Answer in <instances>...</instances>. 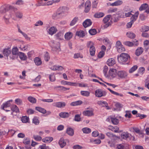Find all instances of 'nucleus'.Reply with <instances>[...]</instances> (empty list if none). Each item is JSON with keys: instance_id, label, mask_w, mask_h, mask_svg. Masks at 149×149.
I'll list each match as a JSON object with an SVG mask.
<instances>
[{"instance_id": "obj_2", "label": "nucleus", "mask_w": 149, "mask_h": 149, "mask_svg": "<svg viewBox=\"0 0 149 149\" xmlns=\"http://www.w3.org/2000/svg\"><path fill=\"white\" fill-rule=\"evenodd\" d=\"M13 8V7L10 5H4L0 7V13L1 14L6 13L9 10Z\"/></svg>"}, {"instance_id": "obj_7", "label": "nucleus", "mask_w": 149, "mask_h": 149, "mask_svg": "<svg viewBox=\"0 0 149 149\" xmlns=\"http://www.w3.org/2000/svg\"><path fill=\"white\" fill-rule=\"evenodd\" d=\"M109 75L113 78L115 77L117 75V71L115 69H110L109 72Z\"/></svg>"}, {"instance_id": "obj_55", "label": "nucleus", "mask_w": 149, "mask_h": 149, "mask_svg": "<svg viewBox=\"0 0 149 149\" xmlns=\"http://www.w3.org/2000/svg\"><path fill=\"white\" fill-rule=\"evenodd\" d=\"M33 138L36 141H40L42 139V138L40 136L38 135H34Z\"/></svg>"}, {"instance_id": "obj_54", "label": "nucleus", "mask_w": 149, "mask_h": 149, "mask_svg": "<svg viewBox=\"0 0 149 149\" xmlns=\"http://www.w3.org/2000/svg\"><path fill=\"white\" fill-rule=\"evenodd\" d=\"M116 149H125V148L123 145L120 144L117 145Z\"/></svg>"}, {"instance_id": "obj_11", "label": "nucleus", "mask_w": 149, "mask_h": 149, "mask_svg": "<svg viewBox=\"0 0 149 149\" xmlns=\"http://www.w3.org/2000/svg\"><path fill=\"white\" fill-rule=\"evenodd\" d=\"M91 6V3L90 1H88L85 3V11L86 13H88L90 7Z\"/></svg>"}, {"instance_id": "obj_40", "label": "nucleus", "mask_w": 149, "mask_h": 149, "mask_svg": "<svg viewBox=\"0 0 149 149\" xmlns=\"http://www.w3.org/2000/svg\"><path fill=\"white\" fill-rule=\"evenodd\" d=\"M90 93V92L88 91H81V94L83 96H88Z\"/></svg>"}, {"instance_id": "obj_28", "label": "nucleus", "mask_w": 149, "mask_h": 149, "mask_svg": "<svg viewBox=\"0 0 149 149\" xmlns=\"http://www.w3.org/2000/svg\"><path fill=\"white\" fill-rule=\"evenodd\" d=\"M112 123L115 125L118 124L119 123L118 119L115 117H111L110 118Z\"/></svg>"}, {"instance_id": "obj_25", "label": "nucleus", "mask_w": 149, "mask_h": 149, "mask_svg": "<svg viewBox=\"0 0 149 149\" xmlns=\"http://www.w3.org/2000/svg\"><path fill=\"white\" fill-rule=\"evenodd\" d=\"M95 48L94 46L92 45L91 47H90V53L91 56H93L95 55Z\"/></svg>"}, {"instance_id": "obj_10", "label": "nucleus", "mask_w": 149, "mask_h": 149, "mask_svg": "<svg viewBox=\"0 0 149 149\" xmlns=\"http://www.w3.org/2000/svg\"><path fill=\"white\" fill-rule=\"evenodd\" d=\"M97 103L99 105L101 106L102 107H106L107 109H110V107L108 106L107 103L106 102L99 101Z\"/></svg>"}, {"instance_id": "obj_26", "label": "nucleus", "mask_w": 149, "mask_h": 149, "mask_svg": "<svg viewBox=\"0 0 149 149\" xmlns=\"http://www.w3.org/2000/svg\"><path fill=\"white\" fill-rule=\"evenodd\" d=\"M34 61L36 64L37 65H40L42 63L41 60L39 58H36Z\"/></svg>"}, {"instance_id": "obj_6", "label": "nucleus", "mask_w": 149, "mask_h": 149, "mask_svg": "<svg viewBox=\"0 0 149 149\" xmlns=\"http://www.w3.org/2000/svg\"><path fill=\"white\" fill-rule=\"evenodd\" d=\"M69 142L68 140H64L63 138H61L59 141L58 143L60 147L63 148L66 145V142L69 143Z\"/></svg>"}, {"instance_id": "obj_56", "label": "nucleus", "mask_w": 149, "mask_h": 149, "mask_svg": "<svg viewBox=\"0 0 149 149\" xmlns=\"http://www.w3.org/2000/svg\"><path fill=\"white\" fill-rule=\"evenodd\" d=\"M49 79L51 81H54L55 80V77L54 74L50 75Z\"/></svg>"}, {"instance_id": "obj_23", "label": "nucleus", "mask_w": 149, "mask_h": 149, "mask_svg": "<svg viewBox=\"0 0 149 149\" xmlns=\"http://www.w3.org/2000/svg\"><path fill=\"white\" fill-rule=\"evenodd\" d=\"M76 34L77 36L81 38L85 36V33L83 31H77L76 32Z\"/></svg>"}, {"instance_id": "obj_30", "label": "nucleus", "mask_w": 149, "mask_h": 149, "mask_svg": "<svg viewBox=\"0 0 149 149\" xmlns=\"http://www.w3.org/2000/svg\"><path fill=\"white\" fill-rule=\"evenodd\" d=\"M129 134L127 132H124L121 134V137L124 139H126L128 138Z\"/></svg>"}, {"instance_id": "obj_57", "label": "nucleus", "mask_w": 149, "mask_h": 149, "mask_svg": "<svg viewBox=\"0 0 149 149\" xmlns=\"http://www.w3.org/2000/svg\"><path fill=\"white\" fill-rule=\"evenodd\" d=\"M57 88H60L61 90H63V91H65L67 90H69L70 89L69 88H67L61 86H56L54 87V89H57Z\"/></svg>"}, {"instance_id": "obj_21", "label": "nucleus", "mask_w": 149, "mask_h": 149, "mask_svg": "<svg viewBox=\"0 0 149 149\" xmlns=\"http://www.w3.org/2000/svg\"><path fill=\"white\" fill-rule=\"evenodd\" d=\"M108 129L115 132H118V131L119 130V128L117 126L113 127L112 126H110L109 127Z\"/></svg>"}, {"instance_id": "obj_19", "label": "nucleus", "mask_w": 149, "mask_h": 149, "mask_svg": "<svg viewBox=\"0 0 149 149\" xmlns=\"http://www.w3.org/2000/svg\"><path fill=\"white\" fill-rule=\"evenodd\" d=\"M123 3V2L121 0H118L116 1L113 3H111L110 5L111 6H117L121 5Z\"/></svg>"}, {"instance_id": "obj_15", "label": "nucleus", "mask_w": 149, "mask_h": 149, "mask_svg": "<svg viewBox=\"0 0 149 149\" xmlns=\"http://www.w3.org/2000/svg\"><path fill=\"white\" fill-rule=\"evenodd\" d=\"M107 63L109 66H111L115 63V61L114 59L110 58L108 60Z\"/></svg>"}, {"instance_id": "obj_59", "label": "nucleus", "mask_w": 149, "mask_h": 149, "mask_svg": "<svg viewBox=\"0 0 149 149\" xmlns=\"http://www.w3.org/2000/svg\"><path fill=\"white\" fill-rule=\"evenodd\" d=\"M49 58H50L49 54L48 53L46 52L44 56V58L45 60L46 61H47L49 59Z\"/></svg>"}, {"instance_id": "obj_32", "label": "nucleus", "mask_w": 149, "mask_h": 149, "mask_svg": "<svg viewBox=\"0 0 149 149\" xmlns=\"http://www.w3.org/2000/svg\"><path fill=\"white\" fill-rule=\"evenodd\" d=\"M11 51L9 49H5L3 51V54L7 57H8Z\"/></svg>"}, {"instance_id": "obj_22", "label": "nucleus", "mask_w": 149, "mask_h": 149, "mask_svg": "<svg viewBox=\"0 0 149 149\" xmlns=\"http://www.w3.org/2000/svg\"><path fill=\"white\" fill-rule=\"evenodd\" d=\"M72 33L70 32L67 33L65 35V39L67 40H70L72 37Z\"/></svg>"}, {"instance_id": "obj_47", "label": "nucleus", "mask_w": 149, "mask_h": 149, "mask_svg": "<svg viewBox=\"0 0 149 149\" xmlns=\"http://www.w3.org/2000/svg\"><path fill=\"white\" fill-rule=\"evenodd\" d=\"M82 130L83 132L85 133H89L91 132V130L90 128L86 127L83 128Z\"/></svg>"}, {"instance_id": "obj_1", "label": "nucleus", "mask_w": 149, "mask_h": 149, "mask_svg": "<svg viewBox=\"0 0 149 149\" xmlns=\"http://www.w3.org/2000/svg\"><path fill=\"white\" fill-rule=\"evenodd\" d=\"M130 56L127 54L122 53L118 57V59L119 62L121 64H124L127 62Z\"/></svg>"}, {"instance_id": "obj_42", "label": "nucleus", "mask_w": 149, "mask_h": 149, "mask_svg": "<svg viewBox=\"0 0 149 149\" xmlns=\"http://www.w3.org/2000/svg\"><path fill=\"white\" fill-rule=\"evenodd\" d=\"M138 68V66L137 65H135L133 66L129 70L130 73H132L135 71Z\"/></svg>"}, {"instance_id": "obj_9", "label": "nucleus", "mask_w": 149, "mask_h": 149, "mask_svg": "<svg viewBox=\"0 0 149 149\" xmlns=\"http://www.w3.org/2000/svg\"><path fill=\"white\" fill-rule=\"evenodd\" d=\"M93 110L91 109L90 110H86L83 112L84 115L87 116H91L93 115Z\"/></svg>"}, {"instance_id": "obj_53", "label": "nucleus", "mask_w": 149, "mask_h": 149, "mask_svg": "<svg viewBox=\"0 0 149 149\" xmlns=\"http://www.w3.org/2000/svg\"><path fill=\"white\" fill-rule=\"evenodd\" d=\"M33 122L36 125H38L39 123V121L38 119L36 117H34L33 118Z\"/></svg>"}, {"instance_id": "obj_33", "label": "nucleus", "mask_w": 149, "mask_h": 149, "mask_svg": "<svg viewBox=\"0 0 149 149\" xmlns=\"http://www.w3.org/2000/svg\"><path fill=\"white\" fill-rule=\"evenodd\" d=\"M104 14L102 12L97 13L94 15V16L96 18H100L104 16Z\"/></svg>"}, {"instance_id": "obj_45", "label": "nucleus", "mask_w": 149, "mask_h": 149, "mask_svg": "<svg viewBox=\"0 0 149 149\" xmlns=\"http://www.w3.org/2000/svg\"><path fill=\"white\" fill-rule=\"evenodd\" d=\"M78 18L77 17H74L70 23V25L71 26H73L75 24L76 22L78 20Z\"/></svg>"}, {"instance_id": "obj_24", "label": "nucleus", "mask_w": 149, "mask_h": 149, "mask_svg": "<svg viewBox=\"0 0 149 149\" xmlns=\"http://www.w3.org/2000/svg\"><path fill=\"white\" fill-rule=\"evenodd\" d=\"M66 132L69 135L71 136H73L74 134L73 130L70 127L67 128Z\"/></svg>"}, {"instance_id": "obj_12", "label": "nucleus", "mask_w": 149, "mask_h": 149, "mask_svg": "<svg viewBox=\"0 0 149 149\" xmlns=\"http://www.w3.org/2000/svg\"><path fill=\"white\" fill-rule=\"evenodd\" d=\"M54 106L58 108H61L64 107L66 104L64 102H58L54 103Z\"/></svg>"}, {"instance_id": "obj_43", "label": "nucleus", "mask_w": 149, "mask_h": 149, "mask_svg": "<svg viewBox=\"0 0 149 149\" xmlns=\"http://www.w3.org/2000/svg\"><path fill=\"white\" fill-rule=\"evenodd\" d=\"M10 104L8 102H7L6 103L3 104L2 106H1V108L3 110L4 109V108H7V107H10Z\"/></svg>"}, {"instance_id": "obj_29", "label": "nucleus", "mask_w": 149, "mask_h": 149, "mask_svg": "<svg viewBox=\"0 0 149 149\" xmlns=\"http://www.w3.org/2000/svg\"><path fill=\"white\" fill-rule=\"evenodd\" d=\"M18 55L20 58L22 60H25L26 59V56L24 53L19 52Z\"/></svg>"}, {"instance_id": "obj_60", "label": "nucleus", "mask_w": 149, "mask_h": 149, "mask_svg": "<svg viewBox=\"0 0 149 149\" xmlns=\"http://www.w3.org/2000/svg\"><path fill=\"white\" fill-rule=\"evenodd\" d=\"M142 30L143 32H146L149 30V27L146 26H144L142 27Z\"/></svg>"}, {"instance_id": "obj_39", "label": "nucleus", "mask_w": 149, "mask_h": 149, "mask_svg": "<svg viewBox=\"0 0 149 149\" xmlns=\"http://www.w3.org/2000/svg\"><path fill=\"white\" fill-rule=\"evenodd\" d=\"M117 51L119 53H121L122 52L125 51V48L123 47V45L118 46L117 48Z\"/></svg>"}, {"instance_id": "obj_37", "label": "nucleus", "mask_w": 149, "mask_h": 149, "mask_svg": "<svg viewBox=\"0 0 149 149\" xmlns=\"http://www.w3.org/2000/svg\"><path fill=\"white\" fill-rule=\"evenodd\" d=\"M62 83L64 85H67L70 86H75L76 84L75 83H72L65 81H62Z\"/></svg>"}, {"instance_id": "obj_20", "label": "nucleus", "mask_w": 149, "mask_h": 149, "mask_svg": "<svg viewBox=\"0 0 149 149\" xmlns=\"http://www.w3.org/2000/svg\"><path fill=\"white\" fill-rule=\"evenodd\" d=\"M59 116L61 118H65L69 117L70 114L68 112H62L59 114Z\"/></svg>"}, {"instance_id": "obj_48", "label": "nucleus", "mask_w": 149, "mask_h": 149, "mask_svg": "<svg viewBox=\"0 0 149 149\" xmlns=\"http://www.w3.org/2000/svg\"><path fill=\"white\" fill-rule=\"evenodd\" d=\"M22 121L24 123H26L28 122L29 118L26 116H23L22 118Z\"/></svg>"}, {"instance_id": "obj_44", "label": "nucleus", "mask_w": 149, "mask_h": 149, "mask_svg": "<svg viewBox=\"0 0 149 149\" xmlns=\"http://www.w3.org/2000/svg\"><path fill=\"white\" fill-rule=\"evenodd\" d=\"M63 34L61 32H58L56 35L57 38L60 40L62 39V38L63 37Z\"/></svg>"}, {"instance_id": "obj_58", "label": "nucleus", "mask_w": 149, "mask_h": 149, "mask_svg": "<svg viewBox=\"0 0 149 149\" xmlns=\"http://www.w3.org/2000/svg\"><path fill=\"white\" fill-rule=\"evenodd\" d=\"M89 32L91 35H93L96 34V31L95 29H91L89 30Z\"/></svg>"}, {"instance_id": "obj_38", "label": "nucleus", "mask_w": 149, "mask_h": 149, "mask_svg": "<svg viewBox=\"0 0 149 149\" xmlns=\"http://www.w3.org/2000/svg\"><path fill=\"white\" fill-rule=\"evenodd\" d=\"M36 109L43 113H45L46 112V110L45 109L41 107H36Z\"/></svg>"}, {"instance_id": "obj_3", "label": "nucleus", "mask_w": 149, "mask_h": 149, "mask_svg": "<svg viewBox=\"0 0 149 149\" xmlns=\"http://www.w3.org/2000/svg\"><path fill=\"white\" fill-rule=\"evenodd\" d=\"M107 94L106 92L100 89H98L95 91V95L97 97L105 96Z\"/></svg>"}, {"instance_id": "obj_13", "label": "nucleus", "mask_w": 149, "mask_h": 149, "mask_svg": "<svg viewBox=\"0 0 149 149\" xmlns=\"http://www.w3.org/2000/svg\"><path fill=\"white\" fill-rule=\"evenodd\" d=\"M92 22L90 19H87L83 23V24L84 26L87 27L90 26L92 24Z\"/></svg>"}, {"instance_id": "obj_49", "label": "nucleus", "mask_w": 149, "mask_h": 149, "mask_svg": "<svg viewBox=\"0 0 149 149\" xmlns=\"http://www.w3.org/2000/svg\"><path fill=\"white\" fill-rule=\"evenodd\" d=\"M108 90H109L114 95H119L121 97L123 96V95L122 94H120L118 93H117L116 92H115L112 90H111L109 88H108Z\"/></svg>"}, {"instance_id": "obj_46", "label": "nucleus", "mask_w": 149, "mask_h": 149, "mask_svg": "<svg viewBox=\"0 0 149 149\" xmlns=\"http://www.w3.org/2000/svg\"><path fill=\"white\" fill-rule=\"evenodd\" d=\"M124 43L125 45L130 47L134 45L133 42L129 41H126Z\"/></svg>"}, {"instance_id": "obj_36", "label": "nucleus", "mask_w": 149, "mask_h": 149, "mask_svg": "<svg viewBox=\"0 0 149 149\" xmlns=\"http://www.w3.org/2000/svg\"><path fill=\"white\" fill-rule=\"evenodd\" d=\"M28 100L32 103H35L36 102V99L31 96H29L28 98Z\"/></svg>"}, {"instance_id": "obj_18", "label": "nucleus", "mask_w": 149, "mask_h": 149, "mask_svg": "<svg viewBox=\"0 0 149 149\" xmlns=\"http://www.w3.org/2000/svg\"><path fill=\"white\" fill-rule=\"evenodd\" d=\"M53 140V138L52 137H45L42 139V141L44 143H50Z\"/></svg>"}, {"instance_id": "obj_31", "label": "nucleus", "mask_w": 149, "mask_h": 149, "mask_svg": "<svg viewBox=\"0 0 149 149\" xmlns=\"http://www.w3.org/2000/svg\"><path fill=\"white\" fill-rule=\"evenodd\" d=\"M11 109L13 111H15L16 113H18L19 112V109L15 105H13L11 106Z\"/></svg>"}, {"instance_id": "obj_4", "label": "nucleus", "mask_w": 149, "mask_h": 149, "mask_svg": "<svg viewBox=\"0 0 149 149\" xmlns=\"http://www.w3.org/2000/svg\"><path fill=\"white\" fill-rule=\"evenodd\" d=\"M12 54H10V57L11 59H14L15 58L16 56L18 54V49L17 47H15L12 49Z\"/></svg>"}, {"instance_id": "obj_41", "label": "nucleus", "mask_w": 149, "mask_h": 149, "mask_svg": "<svg viewBox=\"0 0 149 149\" xmlns=\"http://www.w3.org/2000/svg\"><path fill=\"white\" fill-rule=\"evenodd\" d=\"M111 17V15H108L105 17L103 19V21L104 23H106L109 20Z\"/></svg>"}, {"instance_id": "obj_51", "label": "nucleus", "mask_w": 149, "mask_h": 149, "mask_svg": "<svg viewBox=\"0 0 149 149\" xmlns=\"http://www.w3.org/2000/svg\"><path fill=\"white\" fill-rule=\"evenodd\" d=\"M74 120L75 121L79 122L81 121V118L79 114H77L74 116Z\"/></svg>"}, {"instance_id": "obj_16", "label": "nucleus", "mask_w": 149, "mask_h": 149, "mask_svg": "<svg viewBox=\"0 0 149 149\" xmlns=\"http://www.w3.org/2000/svg\"><path fill=\"white\" fill-rule=\"evenodd\" d=\"M57 31V29H56L55 27L53 26L50 28L48 32L50 34L52 35L55 33Z\"/></svg>"}, {"instance_id": "obj_8", "label": "nucleus", "mask_w": 149, "mask_h": 149, "mask_svg": "<svg viewBox=\"0 0 149 149\" xmlns=\"http://www.w3.org/2000/svg\"><path fill=\"white\" fill-rule=\"evenodd\" d=\"M3 18L6 24H8L10 23L9 19L11 17V15L10 12L6 13H5Z\"/></svg>"}, {"instance_id": "obj_27", "label": "nucleus", "mask_w": 149, "mask_h": 149, "mask_svg": "<svg viewBox=\"0 0 149 149\" xmlns=\"http://www.w3.org/2000/svg\"><path fill=\"white\" fill-rule=\"evenodd\" d=\"M69 10V8L67 7H61L59 9V10L60 11V13H58V15H60L61 14H62L64 12H65V10Z\"/></svg>"}, {"instance_id": "obj_50", "label": "nucleus", "mask_w": 149, "mask_h": 149, "mask_svg": "<svg viewBox=\"0 0 149 149\" xmlns=\"http://www.w3.org/2000/svg\"><path fill=\"white\" fill-rule=\"evenodd\" d=\"M145 71V69L144 67H140L139 69L138 73L141 74H143Z\"/></svg>"}, {"instance_id": "obj_63", "label": "nucleus", "mask_w": 149, "mask_h": 149, "mask_svg": "<svg viewBox=\"0 0 149 149\" xmlns=\"http://www.w3.org/2000/svg\"><path fill=\"white\" fill-rule=\"evenodd\" d=\"M104 52L102 51L100 52L98 55V57L99 58H101L104 55Z\"/></svg>"}, {"instance_id": "obj_5", "label": "nucleus", "mask_w": 149, "mask_h": 149, "mask_svg": "<svg viewBox=\"0 0 149 149\" xmlns=\"http://www.w3.org/2000/svg\"><path fill=\"white\" fill-rule=\"evenodd\" d=\"M117 75L121 79L126 78L127 75V73L124 71H120L117 73Z\"/></svg>"}, {"instance_id": "obj_14", "label": "nucleus", "mask_w": 149, "mask_h": 149, "mask_svg": "<svg viewBox=\"0 0 149 149\" xmlns=\"http://www.w3.org/2000/svg\"><path fill=\"white\" fill-rule=\"evenodd\" d=\"M143 49L141 47H139L136 49L135 51V54L137 56H139L143 52Z\"/></svg>"}, {"instance_id": "obj_17", "label": "nucleus", "mask_w": 149, "mask_h": 149, "mask_svg": "<svg viewBox=\"0 0 149 149\" xmlns=\"http://www.w3.org/2000/svg\"><path fill=\"white\" fill-rule=\"evenodd\" d=\"M139 14V13L138 11L136 12L134 15H133L130 18L131 22L133 23L137 19L138 15Z\"/></svg>"}, {"instance_id": "obj_64", "label": "nucleus", "mask_w": 149, "mask_h": 149, "mask_svg": "<svg viewBox=\"0 0 149 149\" xmlns=\"http://www.w3.org/2000/svg\"><path fill=\"white\" fill-rule=\"evenodd\" d=\"M15 103L18 105H20L22 103V101L19 99H16L15 100Z\"/></svg>"}, {"instance_id": "obj_52", "label": "nucleus", "mask_w": 149, "mask_h": 149, "mask_svg": "<svg viewBox=\"0 0 149 149\" xmlns=\"http://www.w3.org/2000/svg\"><path fill=\"white\" fill-rule=\"evenodd\" d=\"M30 140L29 138H26L23 141V143L25 145H28L30 144Z\"/></svg>"}, {"instance_id": "obj_62", "label": "nucleus", "mask_w": 149, "mask_h": 149, "mask_svg": "<svg viewBox=\"0 0 149 149\" xmlns=\"http://www.w3.org/2000/svg\"><path fill=\"white\" fill-rule=\"evenodd\" d=\"M134 131L137 133L139 134L142 135L143 133L141 132L138 128H135L134 129Z\"/></svg>"}, {"instance_id": "obj_34", "label": "nucleus", "mask_w": 149, "mask_h": 149, "mask_svg": "<svg viewBox=\"0 0 149 149\" xmlns=\"http://www.w3.org/2000/svg\"><path fill=\"white\" fill-rule=\"evenodd\" d=\"M148 8V5L146 3H144L142 4L139 8L140 11L145 10Z\"/></svg>"}, {"instance_id": "obj_61", "label": "nucleus", "mask_w": 149, "mask_h": 149, "mask_svg": "<svg viewBox=\"0 0 149 149\" xmlns=\"http://www.w3.org/2000/svg\"><path fill=\"white\" fill-rule=\"evenodd\" d=\"M118 10L117 8L114 9H110L108 10V12L109 13H112L116 12Z\"/></svg>"}, {"instance_id": "obj_35", "label": "nucleus", "mask_w": 149, "mask_h": 149, "mask_svg": "<svg viewBox=\"0 0 149 149\" xmlns=\"http://www.w3.org/2000/svg\"><path fill=\"white\" fill-rule=\"evenodd\" d=\"M127 35L129 38H133L135 37V34L132 32H127Z\"/></svg>"}]
</instances>
